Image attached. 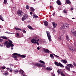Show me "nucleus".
Returning <instances> with one entry per match:
<instances>
[{"instance_id":"58","label":"nucleus","mask_w":76,"mask_h":76,"mask_svg":"<svg viewBox=\"0 0 76 76\" xmlns=\"http://www.w3.org/2000/svg\"><path fill=\"white\" fill-rule=\"evenodd\" d=\"M33 68L34 69H35V66H34V67H33Z\"/></svg>"},{"instance_id":"59","label":"nucleus","mask_w":76,"mask_h":76,"mask_svg":"<svg viewBox=\"0 0 76 76\" xmlns=\"http://www.w3.org/2000/svg\"><path fill=\"white\" fill-rule=\"evenodd\" d=\"M72 19H75V18H72Z\"/></svg>"},{"instance_id":"41","label":"nucleus","mask_w":76,"mask_h":76,"mask_svg":"<svg viewBox=\"0 0 76 76\" xmlns=\"http://www.w3.org/2000/svg\"><path fill=\"white\" fill-rule=\"evenodd\" d=\"M18 71L17 70H14V73L16 74L18 73Z\"/></svg>"},{"instance_id":"5","label":"nucleus","mask_w":76,"mask_h":76,"mask_svg":"<svg viewBox=\"0 0 76 76\" xmlns=\"http://www.w3.org/2000/svg\"><path fill=\"white\" fill-rule=\"evenodd\" d=\"M46 33L47 35L48 38L50 42L51 41V35H50V32L48 31H47Z\"/></svg>"},{"instance_id":"50","label":"nucleus","mask_w":76,"mask_h":76,"mask_svg":"<svg viewBox=\"0 0 76 76\" xmlns=\"http://www.w3.org/2000/svg\"><path fill=\"white\" fill-rule=\"evenodd\" d=\"M37 49L38 50H39V49H40V48H39V47H37Z\"/></svg>"},{"instance_id":"42","label":"nucleus","mask_w":76,"mask_h":76,"mask_svg":"<svg viewBox=\"0 0 76 76\" xmlns=\"http://www.w3.org/2000/svg\"><path fill=\"white\" fill-rule=\"evenodd\" d=\"M53 56H55V57H57V58H58V57H59V56H57L54 54H53Z\"/></svg>"},{"instance_id":"16","label":"nucleus","mask_w":76,"mask_h":76,"mask_svg":"<svg viewBox=\"0 0 76 76\" xmlns=\"http://www.w3.org/2000/svg\"><path fill=\"white\" fill-rule=\"evenodd\" d=\"M52 24L54 28H56V27L57 25V23H56L55 22H53L52 23Z\"/></svg>"},{"instance_id":"43","label":"nucleus","mask_w":76,"mask_h":76,"mask_svg":"<svg viewBox=\"0 0 76 76\" xmlns=\"http://www.w3.org/2000/svg\"><path fill=\"white\" fill-rule=\"evenodd\" d=\"M6 33H7L8 34H14V33H8V32H6Z\"/></svg>"},{"instance_id":"48","label":"nucleus","mask_w":76,"mask_h":76,"mask_svg":"<svg viewBox=\"0 0 76 76\" xmlns=\"http://www.w3.org/2000/svg\"><path fill=\"white\" fill-rule=\"evenodd\" d=\"M3 42V39H0V42Z\"/></svg>"},{"instance_id":"56","label":"nucleus","mask_w":76,"mask_h":76,"mask_svg":"<svg viewBox=\"0 0 76 76\" xmlns=\"http://www.w3.org/2000/svg\"><path fill=\"white\" fill-rule=\"evenodd\" d=\"M0 47H3V45L0 44Z\"/></svg>"},{"instance_id":"35","label":"nucleus","mask_w":76,"mask_h":76,"mask_svg":"<svg viewBox=\"0 0 76 76\" xmlns=\"http://www.w3.org/2000/svg\"><path fill=\"white\" fill-rule=\"evenodd\" d=\"M63 12L64 13H67V12L66 10H64Z\"/></svg>"},{"instance_id":"49","label":"nucleus","mask_w":76,"mask_h":76,"mask_svg":"<svg viewBox=\"0 0 76 76\" xmlns=\"http://www.w3.org/2000/svg\"><path fill=\"white\" fill-rule=\"evenodd\" d=\"M52 15L53 16H54V15H55V12L53 13L52 14Z\"/></svg>"},{"instance_id":"63","label":"nucleus","mask_w":76,"mask_h":76,"mask_svg":"<svg viewBox=\"0 0 76 76\" xmlns=\"http://www.w3.org/2000/svg\"><path fill=\"white\" fill-rule=\"evenodd\" d=\"M0 19H1V18H0Z\"/></svg>"},{"instance_id":"17","label":"nucleus","mask_w":76,"mask_h":76,"mask_svg":"<svg viewBox=\"0 0 76 76\" xmlns=\"http://www.w3.org/2000/svg\"><path fill=\"white\" fill-rule=\"evenodd\" d=\"M61 62L62 63H63L64 64H66L67 63V61L66 60L64 59V60H62L61 61Z\"/></svg>"},{"instance_id":"12","label":"nucleus","mask_w":76,"mask_h":76,"mask_svg":"<svg viewBox=\"0 0 76 76\" xmlns=\"http://www.w3.org/2000/svg\"><path fill=\"white\" fill-rule=\"evenodd\" d=\"M8 41L9 42H9L10 46V47H14V45H13V44H12V43H13L12 41H11L9 39H8Z\"/></svg>"},{"instance_id":"51","label":"nucleus","mask_w":76,"mask_h":76,"mask_svg":"<svg viewBox=\"0 0 76 76\" xmlns=\"http://www.w3.org/2000/svg\"><path fill=\"white\" fill-rule=\"evenodd\" d=\"M30 15H32V12H30Z\"/></svg>"},{"instance_id":"62","label":"nucleus","mask_w":76,"mask_h":76,"mask_svg":"<svg viewBox=\"0 0 76 76\" xmlns=\"http://www.w3.org/2000/svg\"><path fill=\"white\" fill-rule=\"evenodd\" d=\"M44 42H45V41H44Z\"/></svg>"},{"instance_id":"37","label":"nucleus","mask_w":76,"mask_h":76,"mask_svg":"<svg viewBox=\"0 0 76 76\" xmlns=\"http://www.w3.org/2000/svg\"><path fill=\"white\" fill-rule=\"evenodd\" d=\"M72 64L73 66H75V67H76V64L75 62L74 61L72 63Z\"/></svg>"},{"instance_id":"34","label":"nucleus","mask_w":76,"mask_h":76,"mask_svg":"<svg viewBox=\"0 0 76 76\" xmlns=\"http://www.w3.org/2000/svg\"><path fill=\"white\" fill-rule=\"evenodd\" d=\"M50 56L51 58H52V59H54V56H53V55L52 54H50Z\"/></svg>"},{"instance_id":"25","label":"nucleus","mask_w":76,"mask_h":76,"mask_svg":"<svg viewBox=\"0 0 76 76\" xmlns=\"http://www.w3.org/2000/svg\"><path fill=\"white\" fill-rule=\"evenodd\" d=\"M7 70H9V72H12L13 70H12V68H7Z\"/></svg>"},{"instance_id":"22","label":"nucleus","mask_w":76,"mask_h":76,"mask_svg":"<svg viewBox=\"0 0 76 76\" xmlns=\"http://www.w3.org/2000/svg\"><path fill=\"white\" fill-rule=\"evenodd\" d=\"M30 10L31 11V12H34L35 11V9H34V8L31 7L30 8Z\"/></svg>"},{"instance_id":"19","label":"nucleus","mask_w":76,"mask_h":76,"mask_svg":"<svg viewBox=\"0 0 76 76\" xmlns=\"http://www.w3.org/2000/svg\"><path fill=\"white\" fill-rule=\"evenodd\" d=\"M33 17L34 19H37V18H38V16H37V15L36 14L33 15Z\"/></svg>"},{"instance_id":"24","label":"nucleus","mask_w":76,"mask_h":76,"mask_svg":"<svg viewBox=\"0 0 76 76\" xmlns=\"http://www.w3.org/2000/svg\"><path fill=\"white\" fill-rule=\"evenodd\" d=\"M1 38H3V39H7V38L6 37L3 36L0 37Z\"/></svg>"},{"instance_id":"15","label":"nucleus","mask_w":76,"mask_h":76,"mask_svg":"<svg viewBox=\"0 0 76 76\" xmlns=\"http://www.w3.org/2000/svg\"><path fill=\"white\" fill-rule=\"evenodd\" d=\"M20 73L21 74L23 75V76H27L26 75H25L24 74V72L21 69L20 70Z\"/></svg>"},{"instance_id":"9","label":"nucleus","mask_w":76,"mask_h":76,"mask_svg":"<svg viewBox=\"0 0 76 76\" xmlns=\"http://www.w3.org/2000/svg\"><path fill=\"white\" fill-rule=\"evenodd\" d=\"M28 17V15L27 14H25L23 15V17H22V21H24L26 20V19H27V18Z\"/></svg>"},{"instance_id":"18","label":"nucleus","mask_w":76,"mask_h":76,"mask_svg":"<svg viewBox=\"0 0 76 76\" xmlns=\"http://www.w3.org/2000/svg\"><path fill=\"white\" fill-rule=\"evenodd\" d=\"M18 54L19 57H20L21 58H25L26 57V56L24 55H20V54Z\"/></svg>"},{"instance_id":"1","label":"nucleus","mask_w":76,"mask_h":76,"mask_svg":"<svg viewBox=\"0 0 76 76\" xmlns=\"http://www.w3.org/2000/svg\"><path fill=\"white\" fill-rule=\"evenodd\" d=\"M65 67L66 70H67L68 71H70V68H73L74 67V66L71 64H67Z\"/></svg>"},{"instance_id":"4","label":"nucleus","mask_w":76,"mask_h":76,"mask_svg":"<svg viewBox=\"0 0 76 76\" xmlns=\"http://www.w3.org/2000/svg\"><path fill=\"white\" fill-rule=\"evenodd\" d=\"M38 41H39V39H37V41L35 39H31V42L32 44H37L38 45H39V43H38Z\"/></svg>"},{"instance_id":"31","label":"nucleus","mask_w":76,"mask_h":76,"mask_svg":"<svg viewBox=\"0 0 76 76\" xmlns=\"http://www.w3.org/2000/svg\"><path fill=\"white\" fill-rule=\"evenodd\" d=\"M39 62H40V63H42V64H45V62H44V61L40 60L39 61Z\"/></svg>"},{"instance_id":"47","label":"nucleus","mask_w":76,"mask_h":76,"mask_svg":"<svg viewBox=\"0 0 76 76\" xmlns=\"http://www.w3.org/2000/svg\"><path fill=\"white\" fill-rule=\"evenodd\" d=\"M10 67H13V64H10Z\"/></svg>"},{"instance_id":"53","label":"nucleus","mask_w":76,"mask_h":76,"mask_svg":"<svg viewBox=\"0 0 76 76\" xmlns=\"http://www.w3.org/2000/svg\"><path fill=\"white\" fill-rule=\"evenodd\" d=\"M17 35L18 36H19V33H17Z\"/></svg>"},{"instance_id":"32","label":"nucleus","mask_w":76,"mask_h":76,"mask_svg":"<svg viewBox=\"0 0 76 76\" xmlns=\"http://www.w3.org/2000/svg\"><path fill=\"white\" fill-rule=\"evenodd\" d=\"M15 29L17 31H20V30H21V29L18 28V27H15Z\"/></svg>"},{"instance_id":"28","label":"nucleus","mask_w":76,"mask_h":76,"mask_svg":"<svg viewBox=\"0 0 76 76\" xmlns=\"http://www.w3.org/2000/svg\"><path fill=\"white\" fill-rule=\"evenodd\" d=\"M3 75H4V76H7L8 75H9V73L8 72H4L3 74Z\"/></svg>"},{"instance_id":"20","label":"nucleus","mask_w":76,"mask_h":76,"mask_svg":"<svg viewBox=\"0 0 76 76\" xmlns=\"http://www.w3.org/2000/svg\"><path fill=\"white\" fill-rule=\"evenodd\" d=\"M53 69V68L51 67H47L46 68V70H51Z\"/></svg>"},{"instance_id":"3","label":"nucleus","mask_w":76,"mask_h":76,"mask_svg":"<svg viewBox=\"0 0 76 76\" xmlns=\"http://www.w3.org/2000/svg\"><path fill=\"white\" fill-rule=\"evenodd\" d=\"M19 57V54L16 53H14L12 54V57L14 58L15 60L18 61V58Z\"/></svg>"},{"instance_id":"39","label":"nucleus","mask_w":76,"mask_h":76,"mask_svg":"<svg viewBox=\"0 0 76 76\" xmlns=\"http://www.w3.org/2000/svg\"><path fill=\"white\" fill-rule=\"evenodd\" d=\"M61 75H62V76H65V75L63 74V72H61Z\"/></svg>"},{"instance_id":"13","label":"nucleus","mask_w":76,"mask_h":76,"mask_svg":"<svg viewBox=\"0 0 76 76\" xmlns=\"http://www.w3.org/2000/svg\"><path fill=\"white\" fill-rule=\"evenodd\" d=\"M72 33L73 35L75 36V37H76V31L74 29H72Z\"/></svg>"},{"instance_id":"26","label":"nucleus","mask_w":76,"mask_h":76,"mask_svg":"<svg viewBox=\"0 0 76 76\" xmlns=\"http://www.w3.org/2000/svg\"><path fill=\"white\" fill-rule=\"evenodd\" d=\"M28 27L29 29H31V30H34V28H33L31 26H28Z\"/></svg>"},{"instance_id":"7","label":"nucleus","mask_w":76,"mask_h":76,"mask_svg":"<svg viewBox=\"0 0 76 76\" xmlns=\"http://www.w3.org/2000/svg\"><path fill=\"white\" fill-rule=\"evenodd\" d=\"M54 63L56 66H60V67H64V66H63L60 63H58L56 61H55Z\"/></svg>"},{"instance_id":"46","label":"nucleus","mask_w":76,"mask_h":76,"mask_svg":"<svg viewBox=\"0 0 76 76\" xmlns=\"http://www.w3.org/2000/svg\"><path fill=\"white\" fill-rule=\"evenodd\" d=\"M51 75L52 76H56V75L54 73H51Z\"/></svg>"},{"instance_id":"30","label":"nucleus","mask_w":76,"mask_h":76,"mask_svg":"<svg viewBox=\"0 0 76 76\" xmlns=\"http://www.w3.org/2000/svg\"><path fill=\"white\" fill-rule=\"evenodd\" d=\"M66 2L68 4H70L71 3V2H70V1L69 0H66Z\"/></svg>"},{"instance_id":"36","label":"nucleus","mask_w":76,"mask_h":76,"mask_svg":"<svg viewBox=\"0 0 76 76\" xmlns=\"http://www.w3.org/2000/svg\"><path fill=\"white\" fill-rule=\"evenodd\" d=\"M6 69V67L5 66H2L0 68V70H1V69Z\"/></svg>"},{"instance_id":"38","label":"nucleus","mask_w":76,"mask_h":76,"mask_svg":"<svg viewBox=\"0 0 76 76\" xmlns=\"http://www.w3.org/2000/svg\"><path fill=\"white\" fill-rule=\"evenodd\" d=\"M7 3V0H4V4H6Z\"/></svg>"},{"instance_id":"45","label":"nucleus","mask_w":76,"mask_h":76,"mask_svg":"<svg viewBox=\"0 0 76 76\" xmlns=\"http://www.w3.org/2000/svg\"><path fill=\"white\" fill-rule=\"evenodd\" d=\"M22 32L23 33L25 34L26 33V31L24 30H22Z\"/></svg>"},{"instance_id":"55","label":"nucleus","mask_w":76,"mask_h":76,"mask_svg":"<svg viewBox=\"0 0 76 76\" xmlns=\"http://www.w3.org/2000/svg\"><path fill=\"white\" fill-rule=\"evenodd\" d=\"M1 72H3V70L2 69H1Z\"/></svg>"},{"instance_id":"8","label":"nucleus","mask_w":76,"mask_h":76,"mask_svg":"<svg viewBox=\"0 0 76 76\" xmlns=\"http://www.w3.org/2000/svg\"><path fill=\"white\" fill-rule=\"evenodd\" d=\"M69 48L70 50H71L72 52L76 51V48H75L72 46H69L68 47Z\"/></svg>"},{"instance_id":"2","label":"nucleus","mask_w":76,"mask_h":76,"mask_svg":"<svg viewBox=\"0 0 76 76\" xmlns=\"http://www.w3.org/2000/svg\"><path fill=\"white\" fill-rule=\"evenodd\" d=\"M69 27V24L67 23H65L60 28V29L62 30L63 29H66Z\"/></svg>"},{"instance_id":"33","label":"nucleus","mask_w":76,"mask_h":76,"mask_svg":"<svg viewBox=\"0 0 76 76\" xmlns=\"http://www.w3.org/2000/svg\"><path fill=\"white\" fill-rule=\"evenodd\" d=\"M66 39L67 41H69V40H70L69 37L67 36H66Z\"/></svg>"},{"instance_id":"52","label":"nucleus","mask_w":76,"mask_h":76,"mask_svg":"<svg viewBox=\"0 0 76 76\" xmlns=\"http://www.w3.org/2000/svg\"><path fill=\"white\" fill-rule=\"evenodd\" d=\"M11 50H13V48L11 47Z\"/></svg>"},{"instance_id":"60","label":"nucleus","mask_w":76,"mask_h":76,"mask_svg":"<svg viewBox=\"0 0 76 76\" xmlns=\"http://www.w3.org/2000/svg\"><path fill=\"white\" fill-rule=\"evenodd\" d=\"M34 1H35L36 0H34Z\"/></svg>"},{"instance_id":"6","label":"nucleus","mask_w":76,"mask_h":76,"mask_svg":"<svg viewBox=\"0 0 76 76\" xmlns=\"http://www.w3.org/2000/svg\"><path fill=\"white\" fill-rule=\"evenodd\" d=\"M17 14L19 16L22 17L23 15V12L20 10H18L17 12Z\"/></svg>"},{"instance_id":"10","label":"nucleus","mask_w":76,"mask_h":76,"mask_svg":"<svg viewBox=\"0 0 76 76\" xmlns=\"http://www.w3.org/2000/svg\"><path fill=\"white\" fill-rule=\"evenodd\" d=\"M35 66H37L38 67H45V65L42 64H40L39 63H36L35 64Z\"/></svg>"},{"instance_id":"29","label":"nucleus","mask_w":76,"mask_h":76,"mask_svg":"<svg viewBox=\"0 0 76 76\" xmlns=\"http://www.w3.org/2000/svg\"><path fill=\"white\" fill-rule=\"evenodd\" d=\"M0 19L2 21H4V19H3V18L2 17V15H0Z\"/></svg>"},{"instance_id":"44","label":"nucleus","mask_w":76,"mask_h":76,"mask_svg":"<svg viewBox=\"0 0 76 76\" xmlns=\"http://www.w3.org/2000/svg\"><path fill=\"white\" fill-rule=\"evenodd\" d=\"M57 72L58 73H60V72H61V71L60 70L58 69L57 71Z\"/></svg>"},{"instance_id":"61","label":"nucleus","mask_w":76,"mask_h":76,"mask_svg":"<svg viewBox=\"0 0 76 76\" xmlns=\"http://www.w3.org/2000/svg\"><path fill=\"white\" fill-rule=\"evenodd\" d=\"M1 28V26H0V28Z\"/></svg>"},{"instance_id":"27","label":"nucleus","mask_w":76,"mask_h":76,"mask_svg":"<svg viewBox=\"0 0 76 76\" xmlns=\"http://www.w3.org/2000/svg\"><path fill=\"white\" fill-rule=\"evenodd\" d=\"M56 3H57L58 5H61V2L59 1L58 0L56 1Z\"/></svg>"},{"instance_id":"21","label":"nucleus","mask_w":76,"mask_h":76,"mask_svg":"<svg viewBox=\"0 0 76 76\" xmlns=\"http://www.w3.org/2000/svg\"><path fill=\"white\" fill-rule=\"evenodd\" d=\"M44 23L45 26H47L48 25V22L46 21H44Z\"/></svg>"},{"instance_id":"14","label":"nucleus","mask_w":76,"mask_h":76,"mask_svg":"<svg viewBox=\"0 0 76 76\" xmlns=\"http://www.w3.org/2000/svg\"><path fill=\"white\" fill-rule=\"evenodd\" d=\"M43 51L44 52H45L46 53H48V54H49L50 52L49 50L47 49H45V48H43Z\"/></svg>"},{"instance_id":"54","label":"nucleus","mask_w":76,"mask_h":76,"mask_svg":"<svg viewBox=\"0 0 76 76\" xmlns=\"http://www.w3.org/2000/svg\"><path fill=\"white\" fill-rule=\"evenodd\" d=\"M73 10V8H71V10Z\"/></svg>"},{"instance_id":"57","label":"nucleus","mask_w":76,"mask_h":76,"mask_svg":"<svg viewBox=\"0 0 76 76\" xmlns=\"http://www.w3.org/2000/svg\"><path fill=\"white\" fill-rule=\"evenodd\" d=\"M51 7H52V6H50V8L51 9Z\"/></svg>"},{"instance_id":"23","label":"nucleus","mask_w":76,"mask_h":76,"mask_svg":"<svg viewBox=\"0 0 76 76\" xmlns=\"http://www.w3.org/2000/svg\"><path fill=\"white\" fill-rule=\"evenodd\" d=\"M64 38V36H61V37H59V41H60L61 39H63V38Z\"/></svg>"},{"instance_id":"40","label":"nucleus","mask_w":76,"mask_h":76,"mask_svg":"<svg viewBox=\"0 0 76 76\" xmlns=\"http://www.w3.org/2000/svg\"><path fill=\"white\" fill-rule=\"evenodd\" d=\"M26 9H29V7L28 5H27L26 6Z\"/></svg>"},{"instance_id":"11","label":"nucleus","mask_w":76,"mask_h":76,"mask_svg":"<svg viewBox=\"0 0 76 76\" xmlns=\"http://www.w3.org/2000/svg\"><path fill=\"white\" fill-rule=\"evenodd\" d=\"M4 45H6V48H10V45H9V42L7 41L6 42L4 43Z\"/></svg>"}]
</instances>
